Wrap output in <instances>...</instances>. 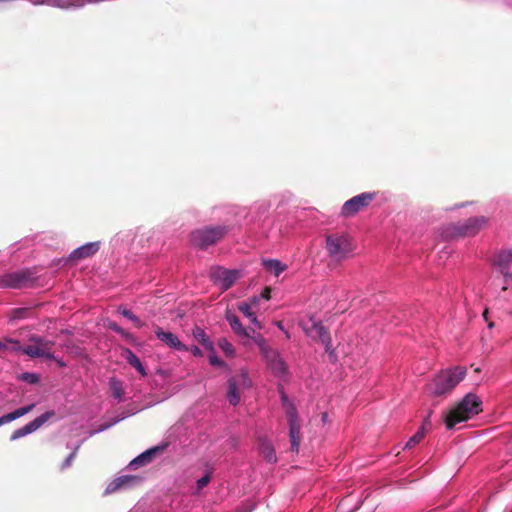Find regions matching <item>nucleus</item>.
<instances>
[{"instance_id": "16", "label": "nucleus", "mask_w": 512, "mask_h": 512, "mask_svg": "<svg viewBox=\"0 0 512 512\" xmlns=\"http://www.w3.org/2000/svg\"><path fill=\"white\" fill-rule=\"evenodd\" d=\"M242 382L244 386L249 385L248 377L245 373L239 375L238 378L232 377L228 380L227 398L231 405H237L240 402V394L238 391V384Z\"/></svg>"}, {"instance_id": "1", "label": "nucleus", "mask_w": 512, "mask_h": 512, "mask_svg": "<svg viewBox=\"0 0 512 512\" xmlns=\"http://www.w3.org/2000/svg\"><path fill=\"white\" fill-rule=\"evenodd\" d=\"M482 411L481 399L473 393H468L445 416V424L448 429H453L458 423L464 422Z\"/></svg>"}, {"instance_id": "38", "label": "nucleus", "mask_w": 512, "mask_h": 512, "mask_svg": "<svg viewBox=\"0 0 512 512\" xmlns=\"http://www.w3.org/2000/svg\"><path fill=\"white\" fill-rule=\"evenodd\" d=\"M23 379L29 383H36L38 381V376L34 373H24Z\"/></svg>"}, {"instance_id": "46", "label": "nucleus", "mask_w": 512, "mask_h": 512, "mask_svg": "<svg viewBox=\"0 0 512 512\" xmlns=\"http://www.w3.org/2000/svg\"><path fill=\"white\" fill-rule=\"evenodd\" d=\"M277 326H278L279 329L284 330L283 325L281 324V322H278Z\"/></svg>"}, {"instance_id": "12", "label": "nucleus", "mask_w": 512, "mask_h": 512, "mask_svg": "<svg viewBox=\"0 0 512 512\" xmlns=\"http://www.w3.org/2000/svg\"><path fill=\"white\" fill-rule=\"evenodd\" d=\"M140 483V478L131 475H122L109 482L105 488V495L130 489Z\"/></svg>"}, {"instance_id": "8", "label": "nucleus", "mask_w": 512, "mask_h": 512, "mask_svg": "<svg viewBox=\"0 0 512 512\" xmlns=\"http://www.w3.org/2000/svg\"><path fill=\"white\" fill-rule=\"evenodd\" d=\"M53 342L38 335H32L29 338V344L23 349V354L30 358L54 359L51 352Z\"/></svg>"}, {"instance_id": "4", "label": "nucleus", "mask_w": 512, "mask_h": 512, "mask_svg": "<svg viewBox=\"0 0 512 512\" xmlns=\"http://www.w3.org/2000/svg\"><path fill=\"white\" fill-rule=\"evenodd\" d=\"M326 249L335 260H342L352 252L351 238L346 233H332L326 237Z\"/></svg>"}, {"instance_id": "25", "label": "nucleus", "mask_w": 512, "mask_h": 512, "mask_svg": "<svg viewBox=\"0 0 512 512\" xmlns=\"http://www.w3.org/2000/svg\"><path fill=\"white\" fill-rule=\"evenodd\" d=\"M109 388L112 393V396L118 401L121 402L123 400L124 388L123 383L115 377L110 378L109 380Z\"/></svg>"}, {"instance_id": "44", "label": "nucleus", "mask_w": 512, "mask_h": 512, "mask_svg": "<svg viewBox=\"0 0 512 512\" xmlns=\"http://www.w3.org/2000/svg\"><path fill=\"white\" fill-rule=\"evenodd\" d=\"M8 344L6 342V338L4 339V341L0 340V350L2 351H8Z\"/></svg>"}, {"instance_id": "31", "label": "nucleus", "mask_w": 512, "mask_h": 512, "mask_svg": "<svg viewBox=\"0 0 512 512\" xmlns=\"http://www.w3.org/2000/svg\"><path fill=\"white\" fill-rule=\"evenodd\" d=\"M218 346L227 357L234 356L235 349H234L232 343H230L226 338H220L218 340Z\"/></svg>"}, {"instance_id": "39", "label": "nucleus", "mask_w": 512, "mask_h": 512, "mask_svg": "<svg viewBox=\"0 0 512 512\" xmlns=\"http://www.w3.org/2000/svg\"><path fill=\"white\" fill-rule=\"evenodd\" d=\"M270 293H271L270 288H265L263 290V292L260 294V296H257L258 297V301L260 299L269 300L270 299Z\"/></svg>"}, {"instance_id": "3", "label": "nucleus", "mask_w": 512, "mask_h": 512, "mask_svg": "<svg viewBox=\"0 0 512 512\" xmlns=\"http://www.w3.org/2000/svg\"><path fill=\"white\" fill-rule=\"evenodd\" d=\"M465 375L466 368L462 366L442 370L429 384L428 390L433 395H443L455 388Z\"/></svg>"}, {"instance_id": "11", "label": "nucleus", "mask_w": 512, "mask_h": 512, "mask_svg": "<svg viewBox=\"0 0 512 512\" xmlns=\"http://www.w3.org/2000/svg\"><path fill=\"white\" fill-rule=\"evenodd\" d=\"M52 416H54L53 411H47L42 415L35 418L33 421L27 423L23 427L16 429L10 436L11 441H15L22 437H25L36 430H38L41 426H43Z\"/></svg>"}, {"instance_id": "32", "label": "nucleus", "mask_w": 512, "mask_h": 512, "mask_svg": "<svg viewBox=\"0 0 512 512\" xmlns=\"http://www.w3.org/2000/svg\"><path fill=\"white\" fill-rule=\"evenodd\" d=\"M498 272L502 278L504 285L502 286V291H506L508 289V285L512 283V269H503V270H495Z\"/></svg>"}, {"instance_id": "30", "label": "nucleus", "mask_w": 512, "mask_h": 512, "mask_svg": "<svg viewBox=\"0 0 512 512\" xmlns=\"http://www.w3.org/2000/svg\"><path fill=\"white\" fill-rule=\"evenodd\" d=\"M118 312L125 318L129 319L130 321H132L136 327L138 328H141L143 326V322L135 315L133 314L130 310H128L127 308L125 307H119L118 308Z\"/></svg>"}, {"instance_id": "2", "label": "nucleus", "mask_w": 512, "mask_h": 512, "mask_svg": "<svg viewBox=\"0 0 512 512\" xmlns=\"http://www.w3.org/2000/svg\"><path fill=\"white\" fill-rule=\"evenodd\" d=\"M489 222L486 216H475L465 221L449 224L441 229V237L445 240L474 237L483 230Z\"/></svg>"}, {"instance_id": "13", "label": "nucleus", "mask_w": 512, "mask_h": 512, "mask_svg": "<svg viewBox=\"0 0 512 512\" xmlns=\"http://www.w3.org/2000/svg\"><path fill=\"white\" fill-rule=\"evenodd\" d=\"M167 447H168L167 442H163L159 445L151 447V448L147 449L146 451H144L143 453H141L140 455H138L136 458H134L130 462L129 466L131 468L136 469L140 466L146 465V464L150 463L158 454H160L164 450H166Z\"/></svg>"}, {"instance_id": "43", "label": "nucleus", "mask_w": 512, "mask_h": 512, "mask_svg": "<svg viewBox=\"0 0 512 512\" xmlns=\"http://www.w3.org/2000/svg\"><path fill=\"white\" fill-rule=\"evenodd\" d=\"M121 336L123 338H125L127 341H130V342L134 341V337L132 336V334H130L129 332H127L125 330H124V334H121Z\"/></svg>"}, {"instance_id": "10", "label": "nucleus", "mask_w": 512, "mask_h": 512, "mask_svg": "<svg viewBox=\"0 0 512 512\" xmlns=\"http://www.w3.org/2000/svg\"><path fill=\"white\" fill-rule=\"evenodd\" d=\"M30 285L31 278L27 271L8 273L0 277L1 288L20 289Z\"/></svg>"}, {"instance_id": "15", "label": "nucleus", "mask_w": 512, "mask_h": 512, "mask_svg": "<svg viewBox=\"0 0 512 512\" xmlns=\"http://www.w3.org/2000/svg\"><path fill=\"white\" fill-rule=\"evenodd\" d=\"M307 335L313 338H318L325 346V351L332 355V344L325 327L320 322H312L311 328H305Z\"/></svg>"}, {"instance_id": "29", "label": "nucleus", "mask_w": 512, "mask_h": 512, "mask_svg": "<svg viewBox=\"0 0 512 512\" xmlns=\"http://www.w3.org/2000/svg\"><path fill=\"white\" fill-rule=\"evenodd\" d=\"M261 454L270 463L276 462V454L273 447L269 443H262Z\"/></svg>"}, {"instance_id": "5", "label": "nucleus", "mask_w": 512, "mask_h": 512, "mask_svg": "<svg viewBox=\"0 0 512 512\" xmlns=\"http://www.w3.org/2000/svg\"><path fill=\"white\" fill-rule=\"evenodd\" d=\"M227 233V227L209 226L202 229H197L191 234V243L199 248H206L215 244Z\"/></svg>"}, {"instance_id": "33", "label": "nucleus", "mask_w": 512, "mask_h": 512, "mask_svg": "<svg viewBox=\"0 0 512 512\" xmlns=\"http://www.w3.org/2000/svg\"><path fill=\"white\" fill-rule=\"evenodd\" d=\"M6 342L8 344V351L15 352V353H23V349H25V346H22L18 340L12 339V338H6Z\"/></svg>"}, {"instance_id": "36", "label": "nucleus", "mask_w": 512, "mask_h": 512, "mask_svg": "<svg viewBox=\"0 0 512 512\" xmlns=\"http://www.w3.org/2000/svg\"><path fill=\"white\" fill-rule=\"evenodd\" d=\"M210 481V474L206 473L203 477L197 480V491H201L204 487L208 485Z\"/></svg>"}, {"instance_id": "21", "label": "nucleus", "mask_w": 512, "mask_h": 512, "mask_svg": "<svg viewBox=\"0 0 512 512\" xmlns=\"http://www.w3.org/2000/svg\"><path fill=\"white\" fill-rule=\"evenodd\" d=\"M225 318L235 334L240 337H250L248 329L241 324L239 318L235 314L227 311Z\"/></svg>"}, {"instance_id": "40", "label": "nucleus", "mask_w": 512, "mask_h": 512, "mask_svg": "<svg viewBox=\"0 0 512 512\" xmlns=\"http://www.w3.org/2000/svg\"><path fill=\"white\" fill-rule=\"evenodd\" d=\"M190 351L191 353L195 356V357H202L203 353L201 351V349L197 346H192L190 348Z\"/></svg>"}, {"instance_id": "28", "label": "nucleus", "mask_w": 512, "mask_h": 512, "mask_svg": "<svg viewBox=\"0 0 512 512\" xmlns=\"http://www.w3.org/2000/svg\"><path fill=\"white\" fill-rule=\"evenodd\" d=\"M250 338L254 341V343L258 346L260 349V352L264 356H273V350L266 342L264 337L260 334H257L255 336H251Z\"/></svg>"}, {"instance_id": "37", "label": "nucleus", "mask_w": 512, "mask_h": 512, "mask_svg": "<svg viewBox=\"0 0 512 512\" xmlns=\"http://www.w3.org/2000/svg\"><path fill=\"white\" fill-rule=\"evenodd\" d=\"M107 327L119 335L124 334V329L113 321H109Z\"/></svg>"}, {"instance_id": "19", "label": "nucleus", "mask_w": 512, "mask_h": 512, "mask_svg": "<svg viewBox=\"0 0 512 512\" xmlns=\"http://www.w3.org/2000/svg\"><path fill=\"white\" fill-rule=\"evenodd\" d=\"M494 270L511 269L512 253L509 249H503L497 252L491 262Z\"/></svg>"}, {"instance_id": "18", "label": "nucleus", "mask_w": 512, "mask_h": 512, "mask_svg": "<svg viewBox=\"0 0 512 512\" xmlns=\"http://www.w3.org/2000/svg\"><path fill=\"white\" fill-rule=\"evenodd\" d=\"M264 358L275 376L284 377L286 375L287 366L276 350H273V356H264Z\"/></svg>"}, {"instance_id": "6", "label": "nucleus", "mask_w": 512, "mask_h": 512, "mask_svg": "<svg viewBox=\"0 0 512 512\" xmlns=\"http://www.w3.org/2000/svg\"><path fill=\"white\" fill-rule=\"evenodd\" d=\"M282 405L285 408L287 421L289 424V437L291 442V450L298 452L300 445V423L297 415L296 408L290 402L288 397L282 393L281 395Z\"/></svg>"}, {"instance_id": "20", "label": "nucleus", "mask_w": 512, "mask_h": 512, "mask_svg": "<svg viewBox=\"0 0 512 512\" xmlns=\"http://www.w3.org/2000/svg\"><path fill=\"white\" fill-rule=\"evenodd\" d=\"M121 356L124 358L127 363H129L133 368L137 370V372L141 376H146L147 372L145 367L143 366L140 359L133 353V351L129 348H122L121 349Z\"/></svg>"}, {"instance_id": "17", "label": "nucleus", "mask_w": 512, "mask_h": 512, "mask_svg": "<svg viewBox=\"0 0 512 512\" xmlns=\"http://www.w3.org/2000/svg\"><path fill=\"white\" fill-rule=\"evenodd\" d=\"M100 246H101L100 241L85 243L82 246L74 249L70 253L69 259L72 261H77V260L91 257L99 251Z\"/></svg>"}, {"instance_id": "48", "label": "nucleus", "mask_w": 512, "mask_h": 512, "mask_svg": "<svg viewBox=\"0 0 512 512\" xmlns=\"http://www.w3.org/2000/svg\"><path fill=\"white\" fill-rule=\"evenodd\" d=\"M489 328H492L493 327V323H489Z\"/></svg>"}, {"instance_id": "42", "label": "nucleus", "mask_w": 512, "mask_h": 512, "mask_svg": "<svg viewBox=\"0 0 512 512\" xmlns=\"http://www.w3.org/2000/svg\"><path fill=\"white\" fill-rule=\"evenodd\" d=\"M251 321V323L257 327L258 329H261L262 326L260 324V322L258 321L257 317L255 316V314L249 319Z\"/></svg>"}, {"instance_id": "34", "label": "nucleus", "mask_w": 512, "mask_h": 512, "mask_svg": "<svg viewBox=\"0 0 512 512\" xmlns=\"http://www.w3.org/2000/svg\"><path fill=\"white\" fill-rule=\"evenodd\" d=\"M81 443H82V442L78 443V444L74 447L73 451H72V452L68 455V457L64 460V462H63V463H62V465H61V469H62V470L66 469V468H68V467H70V466L72 465V462H73V460H74V459H75V457H76L77 451H78V449H79V447H80Z\"/></svg>"}, {"instance_id": "27", "label": "nucleus", "mask_w": 512, "mask_h": 512, "mask_svg": "<svg viewBox=\"0 0 512 512\" xmlns=\"http://www.w3.org/2000/svg\"><path fill=\"white\" fill-rule=\"evenodd\" d=\"M258 303V297L254 296L252 297L249 302H242L238 305L239 311L248 319H250L255 312L253 311L254 307Z\"/></svg>"}, {"instance_id": "7", "label": "nucleus", "mask_w": 512, "mask_h": 512, "mask_svg": "<svg viewBox=\"0 0 512 512\" xmlns=\"http://www.w3.org/2000/svg\"><path fill=\"white\" fill-rule=\"evenodd\" d=\"M377 192H363L345 201L341 208V215L345 218L353 217L361 210L367 208L377 197Z\"/></svg>"}, {"instance_id": "47", "label": "nucleus", "mask_w": 512, "mask_h": 512, "mask_svg": "<svg viewBox=\"0 0 512 512\" xmlns=\"http://www.w3.org/2000/svg\"><path fill=\"white\" fill-rule=\"evenodd\" d=\"M326 418H327V414H326V413H324V414H323V417H322V420H323V421H325V420H326Z\"/></svg>"}, {"instance_id": "14", "label": "nucleus", "mask_w": 512, "mask_h": 512, "mask_svg": "<svg viewBox=\"0 0 512 512\" xmlns=\"http://www.w3.org/2000/svg\"><path fill=\"white\" fill-rule=\"evenodd\" d=\"M156 337L163 342L167 347L176 351H188L189 348L183 344L174 333L164 331L161 327L157 326L154 330Z\"/></svg>"}, {"instance_id": "45", "label": "nucleus", "mask_w": 512, "mask_h": 512, "mask_svg": "<svg viewBox=\"0 0 512 512\" xmlns=\"http://www.w3.org/2000/svg\"><path fill=\"white\" fill-rule=\"evenodd\" d=\"M466 204L465 203H461V204H457L453 207V209H459V208H462L464 207Z\"/></svg>"}, {"instance_id": "9", "label": "nucleus", "mask_w": 512, "mask_h": 512, "mask_svg": "<svg viewBox=\"0 0 512 512\" xmlns=\"http://www.w3.org/2000/svg\"><path fill=\"white\" fill-rule=\"evenodd\" d=\"M241 276V271L225 269L223 267H212L210 277L213 283L222 291L228 290Z\"/></svg>"}, {"instance_id": "24", "label": "nucleus", "mask_w": 512, "mask_h": 512, "mask_svg": "<svg viewBox=\"0 0 512 512\" xmlns=\"http://www.w3.org/2000/svg\"><path fill=\"white\" fill-rule=\"evenodd\" d=\"M193 337L208 351H213L214 344L207 336L206 332L200 328L193 329Z\"/></svg>"}, {"instance_id": "22", "label": "nucleus", "mask_w": 512, "mask_h": 512, "mask_svg": "<svg viewBox=\"0 0 512 512\" xmlns=\"http://www.w3.org/2000/svg\"><path fill=\"white\" fill-rule=\"evenodd\" d=\"M34 407H35V404L32 403L27 406L18 408L11 413L1 416L0 417V426L10 423V422L28 414L29 412H31L33 410Z\"/></svg>"}, {"instance_id": "23", "label": "nucleus", "mask_w": 512, "mask_h": 512, "mask_svg": "<svg viewBox=\"0 0 512 512\" xmlns=\"http://www.w3.org/2000/svg\"><path fill=\"white\" fill-rule=\"evenodd\" d=\"M262 264L268 272L276 277H278L283 271L287 269V265L283 264L277 259H263Z\"/></svg>"}, {"instance_id": "35", "label": "nucleus", "mask_w": 512, "mask_h": 512, "mask_svg": "<svg viewBox=\"0 0 512 512\" xmlns=\"http://www.w3.org/2000/svg\"><path fill=\"white\" fill-rule=\"evenodd\" d=\"M209 363L212 366L216 367H224L225 363L216 355L215 348L213 347V351H209Z\"/></svg>"}, {"instance_id": "26", "label": "nucleus", "mask_w": 512, "mask_h": 512, "mask_svg": "<svg viewBox=\"0 0 512 512\" xmlns=\"http://www.w3.org/2000/svg\"><path fill=\"white\" fill-rule=\"evenodd\" d=\"M430 425V422L428 419H426L422 425V427L417 431L405 444L404 449H411L416 444H418L425 436L426 433V426Z\"/></svg>"}, {"instance_id": "41", "label": "nucleus", "mask_w": 512, "mask_h": 512, "mask_svg": "<svg viewBox=\"0 0 512 512\" xmlns=\"http://www.w3.org/2000/svg\"><path fill=\"white\" fill-rule=\"evenodd\" d=\"M125 416H122L120 418H117L116 420H114L111 424H108V425H105V426H102L101 428H99L98 430H96L95 432H101V431H104L105 429L111 427L113 424H116L117 422H119L120 420L124 419Z\"/></svg>"}]
</instances>
